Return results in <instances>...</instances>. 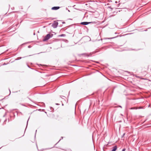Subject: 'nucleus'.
I'll list each match as a JSON object with an SVG mask.
<instances>
[{"instance_id":"6e6552de","label":"nucleus","mask_w":151,"mask_h":151,"mask_svg":"<svg viewBox=\"0 0 151 151\" xmlns=\"http://www.w3.org/2000/svg\"><path fill=\"white\" fill-rule=\"evenodd\" d=\"M22 58V57H18L15 59V60H18L21 59Z\"/></svg>"},{"instance_id":"9b49d317","label":"nucleus","mask_w":151,"mask_h":151,"mask_svg":"<svg viewBox=\"0 0 151 151\" xmlns=\"http://www.w3.org/2000/svg\"><path fill=\"white\" fill-rule=\"evenodd\" d=\"M28 120H29V119L28 120H27V127H27V124H28Z\"/></svg>"},{"instance_id":"423d86ee","label":"nucleus","mask_w":151,"mask_h":151,"mask_svg":"<svg viewBox=\"0 0 151 151\" xmlns=\"http://www.w3.org/2000/svg\"><path fill=\"white\" fill-rule=\"evenodd\" d=\"M117 146L116 145V146H114L113 147V149H112V150H111V151H116V150H117Z\"/></svg>"},{"instance_id":"4be33fe9","label":"nucleus","mask_w":151,"mask_h":151,"mask_svg":"<svg viewBox=\"0 0 151 151\" xmlns=\"http://www.w3.org/2000/svg\"><path fill=\"white\" fill-rule=\"evenodd\" d=\"M6 64L5 63L4 64V65H5Z\"/></svg>"},{"instance_id":"2eb2a0df","label":"nucleus","mask_w":151,"mask_h":151,"mask_svg":"<svg viewBox=\"0 0 151 151\" xmlns=\"http://www.w3.org/2000/svg\"><path fill=\"white\" fill-rule=\"evenodd\" d=\"M118 107H120L121 108H122V107L121 106H119Z\"/></svg>"},{"instance_id":"f8f14e48","label":"nucleus","mask_w":151,"mask_h":151,"mask_svg":"<svg viewBox=\"0 0 151 151\" xmlns=\"http://www.w3.org/2000/svg\"><path fill=\"white\" fill-rule=\"evenodd\" d=\"M148 107H150V104L148 105Z\"/></svg>"},{"instance_id":"f3484780","label":"nucleus","mask_w":151,"mask_h":151,"mask_svg":"<svg viewBox=\"0 0 151 151\" xmlns=\"http://www.w3.org/2000/svg\"><path fill=\"white\" fill-rule=\"evenodd\" d=\"M115 3H116H116H117V1H116L115 2Z\"/></svg>"},{"instance_id":"7ed1b4c3","label":"nucleus","mask_w":151,"mask_h":151,"mask_svg":"<svg viewBox=\"0 0 151 151\" xmlns=\"http://www.w3.org/2000/svg\"><path fill=\"white\" fill-rule=\"evenodd\" d=\"M58 25V23L57 22L55 21L54 22L52 26L53 28H56L57 27Z\"/></svg>"},{"instance_id":"a211bd4d","label":"nucleus","mask_w":151,"mask_h":151,"mask_svg":"<svg viewBox=\"0 0 151 151\" xmlns=\"http://www.w3.org/2000/svg\"><path fill=\"white\" fill-rule=\"evenodd\" d=\"M56 104L57 105H59V104Z\"/></svg>"},{"instance_id":"4468645a","label":"nucleus","mask_w":151,"mask_h":151,"mask_svg":"<svg viewBox=\"0 0 151 151\" xmlns=\"http://www.w3.org/2000/svg\"><path fill=\"white\" fill-rule=\"evenodd\" d=\"M125 133H124L123 135L122 136V137H123L125 135Z\"/></svg>"},{"instance_id":"f03ea898","label":"nucleus","mask_w":151,"mask_h":151,"mask_svg":"<svg viewBox=\"0 0 151 151\" xmlns=\"http://www.w3.org/2000/svg\"><path fill=\"white\" fill-rule=\"evenodd\" d=\"M97 22H83L81 23V24L82 25H86L87 24H89L90 23H93V24H96V23Z\"/></svg>"},{"instance_id":"dca6fc26","label":"nucleus","mask_w":151,"mask_h":151,"mask_svg":"<svg viewBox=\"0 0 151 151\" xmlns=\"http://www.w3.org/2000/svg\"><path fill=\"white\" fill-rule=\"evenodd\" d=\"M28 47H29V48H30V46H28Z\"/></svg>"},{"instance_id":"0eeeda50","label":"nucleus","mask_w":151,"mask_h":151,"mask_svg":"<svg viewBox=\"0 0 151 151\" xmlns=\"http://www.w3.org/2000/svg\"><path fill=\"white\" fill-rule=\"evenodd\" d=\"M65 34H62L60 35L59 36L61 37H65Z\"/></svg>"},{"instance_id":"f257e3e1","label":"nucleus","mask_w":151,"mask_h":151,"mask_svg":"<svg viewBox=\"0 0 151 151\" xmlns=\"http://www.w3.org/2000/svg\"><path fill=\"white\" fill-rule=\"evenodd\" d=\"M52 37V36H51L50 34H47L43 39V41H47Z\"/></svg>"},{"instance_id":"20e7f679","label":"nucleus","mask_w":151,"mask_h":151,"mask_svg":"<svg viewBox=\"0 0 151 151\" xmlns=\"http://www.w3.org/2000/svg\"><path fill=\"white\" fill-rule=\"evenodd\" d=\"M82 55H83L85 56L89 57L91 56V53H90L89 54H88L86 53H83L81 54Z\"/></svg>"},{"instance_id":"6ab92c4d","label":"nucleus","mask_w":151,"mask_h":151,"mask_svg":"<svg viewBox=\"0 0 151 151\" xmlns=\"http://www.w3.org/2000/svg\"><path fill=\"white\" fill-rule=\"evenodd\" d=\"M62 23L63 24H64V23H65V22H62Z\"/></svg>"},{"instance_id":"412c9836","label":"nucleus","mask_w":151,"mask_h":151,"mask_svg":"<svg viewBox=\"0 0 151 151\" xmlns=\"http://www.w3.org/2000/svg\"><path fill=\"white\" fill-rule=\"evenodd\" d=\"M68 12H70V10H68Z\"/></svg>"},{"instance_id":"5701e85b","label":"nucleus","mask_w":151,"mask_h":151,"mask_svg":"<svg viewBox=\"0 0 151 151\" xmlns=\"http://www.w3.org/2000/svg\"><path fill=\"white\" fill-rule=\"evenodd\" d=\"M109 8H111V7H109ZM111 9H112L111 8Z\"/></svg>"},{"instance_id":"ddd939ff","label":"nucleus","mask_w":151,"mask_h":151,"mask_svg":"<svg viewBox=\"0 0 151 151\" xmlns=\"http://www.w3.org/2000/svg\"><path fill=\"white\" fill-rule=\"evenodd\" d=\"M143 108L142 107H139V109H142Z\"/></svg>"},{"instance_id":"1a4fd4ad","label":"nucleus","mask_w":151,"mask_h":151,"mask_svg":"<svg viewBox=\"0 0 151 151\" xmlns=\"http://www.w3.org/2000/svg\"><path fill=\"white\" fill-rule=\"evenodd\" d=\"M115 37H110V38H105V39H113Z\"/></svg>"},{"instance_id":"9d476101","label":"nucleus","mask_w":151,"mask_h":151,"mask_svg":"<svg viewBox=\"0 0 151 151\" xmlns=\"http://www.w3.org/2000/svg\"><path fill=\"white\" fill-rule=\"evenodd\" d=\"M126 150V149L125 148H124L122 149V151H125Z\"/></svg>"},{"instance_id":"39448f33","label":"nucleus","mask_w":151,"mask_h":151,"mask_svg":"<svg viewBox=\"0 0 151 151\" xmlns=\"http://www.w3.org/2000/svg\"><path fill=\"white\" fill-rule=\"evenodd\" d=\"M60 8L59 6H54L52 7L51 9L52 10H57L59 9Z\"/></svg>"},{"instance_id":"aec40b11","label":"nucleus","mask_w":151,"mask_h":151,"mask_svg":"<svg viewBox=\"0 0 151 151\" xmlns=\"http://www.w3.org/2000/svg\"><path fill=\"white\" fill-rule=\"evenodd\" d=\"M131 109H134V108H131Z\"/></svg>"}]
</instances>
